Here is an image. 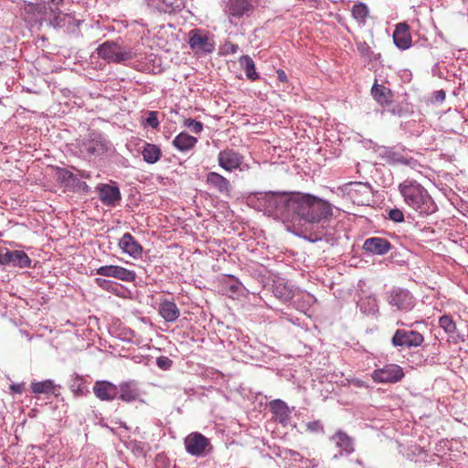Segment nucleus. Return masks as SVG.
Returning a JSON list of instances; mask_svg holds the SVG:
<instances>
[{
  "label": "nucleus",
  "mask_w": 468,
  "mask_h": 468,
  "mask_svg": "<svg viewBox=\"0 0 468 468\" xmlns=\"http://www.w3.org/2000/svg\"><path fill=\"white\" fill-rule=\"evenodd\" d=\"M21 16L30 27H52L54 28L80 27V20L71 15H57L51 7L48 10L45 3H24L21 7Z\"/></svg>",
  "instance_id": "obj_1"
},
{
  "label": "nucleus",
  "mask_w": 468,
  "mask_h": 468,
  "mask_svg": "<svg viewBox=\"0 0 468 468\" xmlns=\"http://www.w3.org/2000/svg\"><path fill=\"white\" fill-rule=\"evenodd\" d=\"M293 223H320L328 220L333 210L331 205L315 196L296 192L294 194Z\"/></svg>",
  "instance_id": "obj_2"
},
{
  "label": "nucleus",
  "mask_w": 468,
  "mask_h": 468,
  "mask_svg": "<svg viewBox=\"0 0 468 468\" xmlns=\"http://www.w3.org/2000/svg\"><path fill=\"white\" fill-rule=\"evenodd\" d=\"M398 189L405 204L420 215H431L437 210V205L427 189L416 180L407 178Z\"/></svg>",
  "instance_id": "obj_3"
},
{
  "label": "nucleus",
  "mask_w": 468,
  "mask_h": 468,
  "mask_svg": "<svg viewBox=\"0 0 468 468\" xmlns=\"http://www.w3.org/2000/svg\"><path fill=\"white\" fill-rule=\"evenodd\" d=\"M295 193L265 192L259 193L257 197L259 209L265 214L283 221H293L294 210L292 201Z\"/></svg>",
  "instance_id": "obj_4"
},
{
  "label": "nucleus",
  "mask_w": 468,
  "mask_h": 468,
  "mask_svg": "<svg viewBox=\"0 0 468 468\" xmlns=\"http://www.w3.org/2000/svg\"><path fill=\"white\" fill-rule=\"evenodd\" d=\"M416 321L412 324H407L398 320L396 324L404 328L397 329L391 337V345L399 349H410L420 346L424 342V336L417 330L411 329L413 324H419Z\"/></svg>",
  "instance_id": "obj_5"
},
{
  "label": "nucleus",
  "mask_w": 468,
  "mask_h": 468,
  "mask_svg": "<svg viewBox=\"0 0 468 468\" xmlns=\"http://www.w3.org/2000/svg\"><path fill=\"white\" fill-rule=\"evenodd\" d=\"M111 149V144L103 134L99 132H90L86 138L79 144V150L84 158L101 156Z\"/></svg>",
  "instance_id": "obj_6"
},
{
  "label": "nucleus",
  "mask_w": 468,
  "mask_h": 468,
  "mask_svg": "<svg viewBox=\"0 0 468 468\" xmlns=\"http://www.w3.org/2000/svg\"><path fill=\"white\" fill-rule=\"evenodd\" d=\"M99 56L108 62L120 63L132 59L133 52L132 48L123 47L122 41H105L97 48Z\"/></svg>",
  "instance_id": "obj_7"
},
{
  "label": "nucleus",
  "mask_w": 468,
  "mask_h": 468,
  "mask_svg": "<svg viewBox=\"0 0 468 468\" xmlns=\"http://www.w3.org/2000/svg\"><path fill=\"white\" fill-rule=\"evenodd\" d=\"M387 303L398 312H410L416 305V299L407 289L396 287L386 292Z\"/></svg>",
  "instance_id": "obj_8"
},
{
  "label": "nucleus",
  "mask_w": 468,
  "mask_h": 468,
  "mask_svg": "<svg viewBox=\"0 0 468 468\" xmlns=\"http://www.w3.org/2000/svg\"><path fill=\"white\" fill-rule=\"evenodd\" d=\"M379 156L391 165H403L415 170L421 166L405 148L397 149L384 146L379 151Z\"/></svg>",
  "instance_id": "obj_9"
},
{
  "label": "nucleus",
  "mask_w": 468,
  "mask_h": 468,
  "mask_svg": "<svg viewBox=\"0 0 468 468\" xmlns=\"http://www.w3.org/2000/svg\"><path fill=\"white\" fill-rule=\"evenodd\" d=\"M244 156L232 148L221 150L218 154V165L227 172L239 171L245 172L250 169V165L245 163Z\"/></svg>",
  "instance_id": "obj_10"
},
{
  "label": "nucleus",
  "mask_w": 468,
  "mask_h": 468,
  "mask_svg": "<svg viewBox=\"0 0 468 468\" xmlns=\"http://www.w3.org/2000/svg\"><path fill=\"white\" fill-rule=\"evenodd\" d=\"M226 6L229 22L234 27L239 25V20L244 16H250L254 9L251 0H227Z\"/></svg>",
  "instance_id": "obj_11"
},
{
  "label": "nucleus",
  "mask_w": 468,
  "mask_h": 468,
  "mask_svg": "<svg viewBox=\"0 0 468 468\" xmlns=\"http://www.w3.org/2000/svg\"><path fill=\"white\" fill-rule=\"evenodd\" d=\"M371 378L378 383H397L404 378L403 368L397 364H387L382 367L376 368Z\"/></svg>",
  "instance_id": "obj_12"
},
{
  "label": "nucleus",
  "mask_w": 468,
  "mask_h": 468,
  "mask_svg": "<svg viewBox=\"0 0 468 468\" xmlns=\"http://www.w3.org/2000/svg\"><path fill=\"white\" fill-rule=\"evenodd\" d=\"M186 451L192 456L201 457L207 454V449L212 448L210 441L200 432H192L184 441Z\"/></svg>",
  "instance_id": "obj_13"
},
{
  "label": "nucleus",
  "mask_w": 468,
  "mask_h": 468,
  "mask_svg": "<svg viewBox=\"0 0 468 468\" xmlns=\"http://www.w3.org/2000/svg\"><path fill=\"white\" fill-rule=\"evenodd\" d=\"M190 48L197 55L210 54L215 50L213 37L196 31L188 39Z\"/></svg>",
  "instance_id": "obj_14"
},
{
  "label": "nucleus",
  "mask_w": 468,
  "mask_h": 468,
  "mask_svg": "<svg viewBox=\"0 0 468 468\" xmlns=\"http://www.w3.org/2000/svg\"><path fill=\"white\" fill-rule=\"evenodd\" d=\"M393 249V245L385 238L370 237L365 239L362 250L367 255L383 256Z\"/></svg>",
  "instance_id": "obj_15"
},
{
  "label": "nucleus",
  "mask_w": 468,
  "mask_h": 468,
  "mask_svg": "<svg viewBox=\"0 0 468 468\" xmlns=\"http://www.w3.org/2000/svg\"><path fill=\"white\" fill-rule=\"evenodd\" d=\"M444 41L441 31H414V45L423 48H438Z\"/></svg>",
  "instance_id": "obj_16"
},
{
  "label": "nucleus",
  "mask_w": 468,
  "mask_h": 468,
  "mask_svg": "<svg viewBox=\"0 0 468 468\" xmlns=\"http://www.w3.org/2000/svg\"><path fill=\"white\" fill-rule=\"evenodd\" d=\"M96 189L100 200L107 207H115L122 198L120 189L115 185L99 184Z\"/></svg>",
  "instance_id": "obj_17"
},
{
  "label": "nucleus",
  "mask_w": 468,
  "mask_h": 468,
  "mask_svg": "<svg viewBox=\"0 0 468 468\" xmlns=\"http://www.w3.org/2000/svg\"><path fill=\"white\" fill-rule=\"evenodd\" d=\"M350 195L354 203L367 205L372 198V187L369 183L353 182L350 184Z\"/></svg>",
  "instance_id": "obj_18"
},
{
  "label": "nucleus",
  "mask_w": 468,
  "mask_h": 468,
  "mask_svg": "<svg viewBox=\"0 0 468 468\" xmlns=\"http://www.w3.org/2000/svg\"><path fill=\"white\" fill-rule=\"evenodd\" d=\"M93 393L100 400L112 401L118 397L119 389L110 381L98 380L94 383Z\"/></svg>",
  "instance_id": "obj_19"
},
{
  "label": "nucleus",
  "mask_w": 468,
  "mask_h": 468,
  "mask_svg": "<svg viewBox=\"0 0 468 468\" xmlns=\"http://www.w3.org/2000/svg\"><path fill=\"white\" fill-rule=\"evenodd\" d=\"M330 440L339 449L340 455H350L355 452V440L342 430L336 431Z\"/></svg>",
  "instance_id": "obj_20"
},
{
  "label": "nucleus",
  "mask_w": 468,
  "mask_h": 468,
  "mask_svg": "<svg viewBox=\"0 0 468 468\" xmlns=\"http://www.w3.org/2000/svg\"><path fill=\"white\" fill-rule=\"evenodd\" d=\"M206 183L209 188L217 190L219 194L229 197L231 192V184L228 178L217 172H209L206 176Z\"/></svg>",
  "instance_id": "obj_21"
},
{
  "label": "nucleus",
  "mask_w": 468,
  "mask_h": 468,
  "mask_svg": "<svg viewBox=\"0 0 468 468\" xmlns=\"http://www.w3.org/2000/svg\"><path fill=\"white\" fill-rule=\"evenodd\" d=\"M118 387V399L123 402L130 403L139 399L141 391L135 380L123 381Z\"/></svg>",
  "instance_id": "obj_22"
},
{
  "label": "nucleus",
  "mask_w": 468,
  "mask_h": 468,
  "mask_svg": "<svg viewBox=\"0 0 468 468\" xmlns=\"http://www.w3.org/2000/svg\"><path fill=\"white\" fill-rule=\"evenodd\" d=\"M150 6L154 7L159 15L167 14L172 18V14L183 9L184 2L182 0H150Z\"/></svg>",
  "instance_id": "obj_23"
},
{
  "label": "nucleus",
  "mask_w": 468,
  "mask_h": 468,
  "mask_svg": "<svg viewBox=\"0 0 468 468\" xmlns=\"http://www.w3.org/2000/svg\"><path fill=\"white\" fill-rule=\"evenodd\" d=\"M119 247L122 252L132 256L134 259L140 258L142 256L143 247L129 232H126L122 235L119 241Z\"/></svg>",
  "instance_id": "obj_24"
},
{
  "label": "nucleus",
  "mask_w": 468,
  "mask_h": 468,
  "mask_svg": "<svg viewBox=\"0 0 468 468\" xmlns=\"http://www.w3.org/2000/svg\"><path fill=\"white\" fill-rule=\"evenodd\" d=\"M373 99L382 107H390L393 101V92L389 88L378 84L377 80L371 88Z\"/></svg>",
  "instance_id": "obj_25"
},
{
  "label": "nucleus",
  "mask_w": 468,
  "mask_h": 468,
  "mask_svg": "<svg viewBox=\"0 0 468 468\" xmlns=\"http://www.w3.org/2000/svg\"><path fill=\"white\" fill-rule=\"evenodd\" d=\"M6 265L21 269L29 268L31 260L24 250H10L6 249Z\"/></svg>",
  "instance_id": "obj_26"
},
{
  "label": "nucleus",
  "mask_w": 468,
  "mask_h": 468,
  "mask_svg": "<svg viewBox=\"0 0 468 468\" xmlns=\"http://www.w3.org/2000/svg\"><path fill=\"white\" fill-rule=\"evenodd\" d=\"M159 314L168 323H173L177 320L180 315V310L175 302L169 300H163L159 303Z\"/></svg>",
  "instance_id": "obj_27"
},
{
  "label": "nucleus",
  "mask_w": 468,
  "mask_h": 468,
  "mask_svg": "<svg viewBox=\"0 0 468 468\" xmlns=\"http://www.w3.org/2000/svg\"><path fill=\"white\" fill-rule=\"evenodd\" d=\"M197 143V138L185 132L177 134L172 142L173 145L180 152H188L196 146Z\"/></svg>",
  "instance_id": "obj_28"
},
{
  "label": "nucleus",
  "mask_w": 468,
  "mask_h": 468,
  "mask_svg": "<svg viewBox=\"0 0 468 468\" xmlns=\"http://www.w3.org/2000/svg\"><path fill=\"white\" fill-rule=\"evenodd\" d=\"M351 16L359 27H364L367 19L370 17L369 7L364 2H356L351 7Z\"/></svg>",
  "instance_id": "obj_29"
},
{
  "label": "nucleus",
  "mask_w": 468,
  "mask_h": 468,
  "mask_svg": "<svg viewBox=\"0 0 468 468\" xmlns=\"http://www.w3.org/2000/svg\"><path fill=\"white\" fill-rule=\"evenodd\" d=\"M56 178L66 188L72 191L76 186V183L79 180L77 176L74 175L72 172L67 170L66 168L61 167L56 168Z\"/></svg>",
  "instance_id": "obj_30"
},
{
  "label": "nucleus",
  "mask_w": 468,
  "mask_h": 468,
  "mask_svg": "<svg viewBox=\"0 0 468 468\" xmlns=\"http://www.w3.org/2000/svg\"><path fill=\"white\" fill-rule=\"evenodd\" d=\"M413 37L410 31H393L392 34L394 44L401 50H406L414 44Z\"/></svg>",
  "instance_id": "obj_31"
},
{
  "label": "nucleus",
  "mask_w": 468,
  "mask_h": 468,
  "mask_svg": "<svg viewBox=\"0 0 468 468\" xmlns=\"http://www.w3.org/2000/svg\"><path fill=\"white\" fill-rule=\"evenodd\" d=\"M142 155L144 162L153 165L161 158L162 152L158 145L145 143L142 150Z\"/></svg>",
  "instance_id": "obj_32"
},
{
  "label": "nucleus",
  "mask_w": 468,
  "mask_h": 468,
  "mask_svg": "<svg viewBox=\"0 0 468 468\" xmlns=\"http://www.w3.org/2000/svg\"><path fill=\"white\" fill-rule=\"evenodd\" d=\"M357 306L361 313L365 314H374L378 311V301L374 296H366L360 298Z\"/></svg>",
  "instance_id": "obj_33"
},
{
  "label": "nucleus",
  "mask_w": 468,
  "mask_h": 468,
  "mask_svg": "<svg viewBox=\"0 0 468 468\" xmlns=\"http://www.w3.org/2000/svg\"><path fill=\"white\" fill-rule=\"evenodd\" d=\"M239 64L242 69L245 70L246 76L250 80H256L260 78L258 72L256 71V67L253 59L248 56L243 55L239 58Z\"/></svg>",
  "instance_id": "obj_34"
},
{
  "label": "nucleus",
  "mask_w": 468,
  "mask_h": 468,
  "mask_svg": "<svg viewBox=\"0 0 468 468\" xmlns=\"http://www.w3.org/2000/svg\"><path fill=\"white\" fill-rule=\"evenodd\" d=\"M271 411L279 417L281 420H287L290 416V410L287 404L282 399H274L270 402Z\"/></svg>",
  "instance_id": "obj_35"
},
{
  "label": "nucleus",
  "mask_w": 468,
  "mask_h": 468,
  "mask_svg": "<svg viewBox=\"0 0 468 468\" xmlns=\"http://www.w3.org/2000/svg\"><path fill=\"white\" fill-rule=\"evenodd\" d=\"M69 388L75 396H83L89 392L85 386V379L78 374L73 375Z\"/></svg>",
  "instance_id": "obj_36"
},
{
  "label": "nucleus",
  "mask_w": 468,
  "mask_h": 468,
  "mask_svg": "<svg viewBox=\"0 0 468 468\" xmlns=\"http://www.w3.org/2000/svg\"><path fill=\"white\" fill-rule=\"evenodd\" d=\"M56 385L50 379H47L40 382H36L31 384L32 392L35 394H49L53 393L55 390Z\"/></svg>",
  "instance_id": "obj_37"
},
{
  "label": "nucleus",
  "mask_w": 468,
  "mask_h": 468,
  "mask_svg": "<svg viewBox=\"0 0 468 468\" xmlns=\"http://www.w3.org/2000/svg\"><path fill=\"white\" fill-rule=\"evenodd\" d=\"M356 47L360 55L364 57L368 62L378 60L380 58V54H375L366 42H356Z\"/></svg>",
  "instance_id": "obj_38"
},
{
  "label": "nucleus",
  "mask_w": 468,
  "mask_h": 468,
  "mask_svg": "<svg viewBox=\"0 0 468 468\" xmlns=\"http://www.w3.org/2000/svg\"><path fill=\"white\" fill-rule=\"evenodd\" d=\"M115 278L123 282H133L136 278V274L133 271H130L126 268L117 266Z\"/></svg>",
  "instance_id": "obj_39"
},
{
  "label": "nucleus",
  "mask_w": 468,
  "mask_h": 468,
  "mask_svg": "<svg viewBox=\"0 0 468 468\" xmlns=\"http://www.w3.org/2000/svg\"><path fill=\"white\" fill-rule=\"evenodd\" d=\"M439 325L447 333L453 334L456 331V324L450 315H442L439 319Z\"/></svg>",
  "instance_id": "obj_40"
},
{
  "label": "nucleus",
  "mask_w": 468,
  "mask_h": 468,
  "mask_svg": "<svg viewBox=\"0 0 468 468\" xmlns=\"http://www.w3.org/2000/svg\"><path fill=\"white\" fill-rule=\"evenodd\" d=\"M274 294L282 301H288L292 297V290L287 289L285 286H282L278 283L274 286Z\"/></svg>",
  "instance_id": "obj_41"
},
{
  "label": "nucleus",
  "mask_w": 468,
  "mask_h": 468,
  "mask_svg": "<svg viewBox=\"0 0 468 468\" xmlns=\"http://www.w3.org/2000/svg\"><path fill=\"white\" fill-rule=\"evenodd\" d=\"M183 124L196 134L203 131V123L191 118L186 119Z\"/></svg>",
  "instance_id": "obj_42"
},
{
  "label": "nucleus",
  "mask_w": 468,
  "mask_h": 468,
  "mask_svg": "<svg viewBox=\"0 0 468 468\" xmlns=\"http://www.w3.org/2000/svg\"><path fill=\"white\" fill-rule=\"evenodd\" d=\"M117 265H105L96 269V274L105 277L115 278Z\"/></svg>",
  "instance_id": "obj_43"
},
{
  "label": "nucleus",
  "mask_w": 468,
  "mask_h": 468,
  "mask_svg": "<svg viewBox=\"0 0 468 468\" xmlns=\"http://www.w3.org/2000/svg\"><path fill=\"white\" fill-rule=\"evenodd\" d=\"M65 2L66 0H49V6H48V10H50V8L52 7L53 10L56 11L57 15H69L68 13H64V10L61 9L62 7H64Z\"/></svg>",
  "instance_id": "obj_44"
},
{
  "label": "nucleus",
  "mask_w": 468,
  "mask_h": 468,
  "mask_svg": "<svg viewBox=\"0 0 468 468\" xmlns=\"http://www.w3.org/2000/svg\"><path fill=\"white\" fill-rule=\"evenodd\" d=\"M388 218L396 223L404 221V214L399 208H392L388 211Z\"/></svg>",
  "instance_id": "obj_45"
},
{
  "label": "nucleus",
  "mask_w": 468,
  "mask_h": 468,
  "mask_svg": "<svg viewBox=\"0 0 468 468\" xmlns=\"http://www.w3.org/2000/svg\"><path fill=\"white\" fill-rule=\"evenodd\" d=\"M156 365L159 368L163 370H168L171 368L173 365V360L168 356H161L156 358Z\"/></svg>",
  "instance_id": "obj_46"
},
{
  "label": "nucleus",
  "mask_w": 468,
  "mask_h": 468,
  "mask_svg": "<svg viewBox=\"0 0 468 468\" xmlns=\"http://www.w3.org/2000/svg\"><path fill=\"white\" fill-rule=\"evenodd\" d=\"M145 122L148 126H150L153 129H156L159 126L157 112L154 111L149 112Z\"/></svg>",
  "instance_id": "obj_47"
},
{
  "label": "nucleus",
  "mask_w": 468,
  "mask_h": 468,
  "mask_svg": "<svg viewBox=\"0 0 468 468\" xmlns=\"http://www.w3.org/2000/svg\"><path fill=\"white\" fill-rule=\"evenodd\" d=\"M306 427L312 432H324V425L321 420L310 421L306 424Z\"/></svg>",
  "instance_id": "obj_48"
},
{
  "label": "nucleus",
  "mask_w": 468,
  "mask_h": 468,
  "mask_svg": "<svg viewBox=\"0 0 468 468\" xmlns=\"http://www.w3.org/2000/svg\"><path fill=\"white\" fill-rule=\"evenodd\" d=\"M95 282L98 286L107 291H112L115 286L114 282L102 278H96Z\"/></svg>",
  "instance_id": "obj_49"
},
{
  "label": "nucleus",
  "mask_w": 468,
  "mask_h": 468,
  "mask_svg": "<svg viewBox=\"0 0 468 468\" xmlns=\"http://www.w3.org/2000/svg\"><path fill=\"white\" fill-rule=\"evenodd\" d=\"M229 277L233 280V282L229 285V292H231L232 293H239L242 289L241 282L234 279V276L232 275H229Z\"/></svg>",
  "instance_id": "obj_50"
},
{
  "label": "nucleus",
  "mask_w": 468,
  "mask_h": 468,
  "mask_svg": "<svg viewBox=\"0 0 468 468\" xmlns=\"http://www.w3.org/2000/svg\"><path fill=\"white\" fill-rule=\"evenodd\" d=\"M73 191H81L83 193H89L90 186L87 185L86 182L79 179L78 182L76 183V186H75Z\"/></svg>",
  "instance_id": "obj_51"
},
{
  "label": "nucleus",
  "mask_w": 468,
  "mask_h": 468,
  "mask_svg": "<svg viewBox=\"0 0 468 468\" xmlns=\"http://www.w3.org/2000/svg\"><path fill=\"white\" fill-rule=\"evenodd\" d=\"M239 49V46L233 44L231 42H227L224 45V53L226 54H235Z\"/></svg>",
  "instance_id": "obj_52"
},
{
  "label": "nucleus",
  "mask_w": 468,
  "mask_h": 468,
  "mask_svg": "<svg viewBox=\"0 0 468 468\" xmlns=\"http://www.w3.org/2000/svg\"><path fill=\"white\" fill-rule=\"evenodd\" d=\"M392 115H397V116H402L404 114V111L402 109V107L400 105H395V106H390L388 107V110Z\"/></svg>",
  "instance_id": "obj_53"
},
{
  "label": "nucleus",
  "mask_w": 468,
  "mask_h": 468,
  "mask_svg": "<svg viewBox=\"0 0 468 468\" xmlns=\"http://www.w3.org/2000/svg\"><path fill=\"white\" fill-rule=\"evenodd\" d=\"M6 248H0V266H6Z\"/></svg>",
  "instance_id": "obj_54"
},
{
  "label": "nucleus",
  "mask_w": 468,
  "mask_h": 468,
  "mask_svg": "<svg viewBox=\"0 0 468 468\" xmlns=\"http://www.w3.org/2000/svg\"><path fill=\"white\" fill-rule=\"evenodd\" d=\"M445 96H446V95H445V91H444V90H437V91L435 92V99H436L437 101H444Z\"/></svg>",
  "instance_id": "obj_55"
},
{
  "label": "nucleus",
  "mask_w": 468,
  "mask_h": 468,
  "mask_svg": "<svg viewBox=\"0 0 468 468\" xmlns=\"http://www.w3.org/2000/svg\"><path fill=\"white\" fill-rule=\"evenodd\" d=\"M277 75L280 81L285 82L287 80L286 74L283 70H278Z\"/></svg>",
  "instance_id": "obj_56"
},
{
  "label": "nucleus",
  "mask_w": 468,
  "mask_h": 468,
  "mask_svg": "<svg viewBox=\"0 0 468 468\" xmlns=\"http://www.w3.org/2000/svg\"><path fill=\"white\" fill-rule=\"evenodd\" d=\"M11 389L13 392L18 393V394L22 393V391H23V388L21 385H12Z\"/></svg>",
  "instance_id": "obj_57"
},
{
  "label": "nucleus",
  "mask_w": 468,
  "mask_h": 468,
  "mask_svg": "<svg viewBox=\"0 0 468 468\" xmlns=\"http://www.w3.org/2000/svg\"><path fill=\"white\" fill-rule=\"evenodd\" d=\"M395 29H409V27L406 23H399L396 26Z\"/></svg>",
  "instance_id": "obj_58"
},
{
  "label": "nucleus",
  "mask_w": 468,
  "mask_h": 468,
  "mask_svg": "<svg viewBox=\"0 0 468 468\" xmlns=\"http://www.w3.org/2000/svg\"><path fill=\"white\" fill-rule=\"evenodd\" d=\"M309 239H310V241H312V242H314V241H317V240H321V239H322V235H321V236H319V237H318V236H316V237H315V238H314V239L310 238Z\"/></svg>",
  "instance_id": "obj_59"
},
{
  "label": "nucleus",
  "mask_w": 468,
  "mask_h": 468,
  "mask_svg": "<svg viewBox=\"0 0 468 468\" xmlns=\"http://www.w3.org/2000/svg\"><path fill=\"white\" fill-rule=\"evenodd\" d=\"M452 47H454V48H458L459 50H461V49H465V48H463V47H462V46H460V45H458V44H452Z\"/></svg>",
  "instance_id": "obj_60"
},
{
  "label": "nucleus",
  "mask_w": 468,
  "mask_h": 468,
  "mask_svg": "<svg viewBox=\"0 0 468 468\" xmlns=\"http://www.w3.org/2000/svg\"><path fill=\"white\" fill-rule=\"evenodd\" d=\"M168 27H176V25L172 23L170 20L167 22V25H166Z\"/></svg>",
  "instance_id": "obj_61"
},
{
  "label": "nucleus",
  "mask_w": 468,
  "mask_h": 468,
  "mask_svg": "<svg viewBox=\"0 0 468 468\" xmlns=\"http://www.w3.org/2000/svg\"><path fill=\"white\" fill-rule=\"evenodd\" d=\"M158 27H159L160 30H163L165 27V25H164V24L160 25V26H158Z\"/></svg>",
  "instance_id": "obj_62"
},
{
  "label": "nucleus",
  "mask_w": 468,
  "mask_h": 468,
  "mask_svg": "<svg viewBox=\"0 0 468 468\" xmlns=\"http://www.w3.org/2000/svg\"><path fill=\"white\" fill-rule=\"evenodd\" d=\"M140 25H141L142 27H148V26H149L148 24H144V23H140Z\"/></svg>",
  "instance_id": "obj_63"
},
{
  "label": "nucleus",
  "mask_w": 468,
  "mask_h": 468,
  "mask_svg": "<svg viewBox=\"0 0 468 468\" xmlns=\"http://www.w3.org/2000/svg\"><path fill=\"white\" fill-rule=\"evenodd\" d=\"M81 176H82V177H89V176H88V175H85L84 173H81Z\"/></svg>",
  "instance_id": "obj_64"
}]
</instances>
